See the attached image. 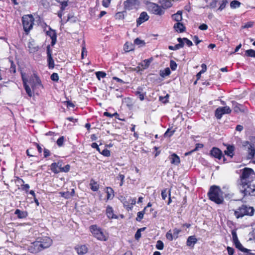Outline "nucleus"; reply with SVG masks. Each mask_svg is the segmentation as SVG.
<instances>
[{
	"label": "nucleus",
	"mask_w": 255,
	"mask_h": 255,
	"mask_svg": "<svg viewBox=\"0 0 255 255\" xmlns=\"http://www.w3.org/2000/svg\"><path fill=\"white\" fill-rule=\"evenodd\" d=\"M245 54L249 57H255V50L249 49L246 51Z\"/></svg>",
	"instance_id": "40"
},
{
	"label": "nucleus",
	"mask_w": 255,
	"mask_h": 255,
	"mask_svg": "<svg viewBox=\"0 0 255 255\" xmlns=\"http://www.w3.org/2000/svg\"><path fill=\"white\" fill-rule=\"evenodd\" d=\"M9 62L11 63V66H10L9 70L11 72L15 73L16 72V66L14 64L13 62L12 61H11V60H9Z\"/></svg>",
	"instance_id": "45"
},
{
	"label": "nucleus",
	"mask_w": 255,
	"mask_h": 255,
	"mask_svg": "<svg viewBox=\"0 0 255 255\" xmlns=\"http://www.w3.org/2000/svg\"><path fill=\"white\" fill-rule=\"evenodd\" d=\"M208 195L209 199L217 204H221L224 202L223 192L219 186H212Z\"/></svg>",
	"instance_id": "1"
},
{
	"label": "nucleus",
	"mask_w": 255,
	"mask_h": 255,
	"mask_svg": "<svg viewBox=\"0 0 255 255\" xmlns=\"http://www.w3.org/2000/svg\"><path fill=\"white\" fill-rule=\"evenodd\" d=\"M235 150V147L233 145H228L227 147V150H225V153L232 157L234 155V151Z\"/></svg>",
	"instance_id": "26"
},
{
	"label": "nucleus",
	"mask_w": 255,
	"mask_h": 255,
	"mask_svg": "<svg viewBox=\"0 0 255 255\" xmlns=\"http://www.w3.org/2000/svg\"><path fill=\"white\" fill-rule=\"evenodd\" d=\"M232 237H233V240L234 243H236L237 242L239 241L238 239L237 233H236V232L235 231H233L232 232Z\"/></svg>",
	"instance_id": "52"
},
{
	"label": "nucleus",
	"mask_w": 255,
	"mask_h": 255,
	"mask_svg": "<svg viewBox=\"0 0 255 255\" xmlns=\"http://www.w3.org/2000/svg\"><path fill=\"white\" fill-rule=\"evenodd\" d=\"M147 7L148 11L154 14L161 15L164 13V11L162 8L155 3L148 2Z\"/></svg>",
	"instance_id": "7"
},
{
	"label": "nucleus",
	"mask_w": 255,
	"mask_h": 255,
	"mask_svg": "<svg viewBox=\"0 0 255 255\" xmlns=\"http://www.w3.org/2000/svg\"><path fill=\"white\" fill-rule=\"evenodd\" d=\"M47 62L48 64V67L50 69H53L54 67V62L53 58L51 56H47Z\"/></svg>",
	"instance_id": "33"
},
{
	"label": "nucleus",
	"mask_w": 255,
	"mask_h": 255,
	"mask_svg": "<svg viewBox=\"0 0 255 255\" xmlns=\"http://www.w3.org/2000/svg\"><path fill=\"white\" fill-rule=\"evenodd\" d=\"M14 214L17 215V217L19 219L25 218L27 216V213L25 211H21L19 209H16L15 211Z\"/></svg>",
	"instance_id": "27"
},
{
	"label": "nucleus",
	"mask_w": 255,
	"mask_h": 255,
	"mask_svg": "<svg viewBox=\"0 0 255 255\" xmlns=\"http://www.w3.org/2000/svg\"><path fill=\"white\" fill-rule=\"evenodd\" d=\"M208 4L206 5L204 8H215L217 7L218 0H206Z\"/></svg>",
	"instance_id": "25"
},
{
	"label": "nucleus",
	"mask_w": 255,
	"mask_h": 255,
	"mask_svg": "<svg viewBox=\"0 0 255 255\" xmlns=\"http://www.w3.org/2000/svg\"><path fill=\"white\" fill-rule=\"evenodd\" d=\"M111 0H103L102 4L104 7H108L110 3Z\"/></svg>",
	"instance_id": "62"
},
{
	"label": "nucleus",
	"mask_w": 255,
	"mask_h": 255,
	"mask_svg": "<svg viewBox=\"0 0 255 255\" xmlns=\"http://www.w3.org/2000/svg\"><path fill=\"white\" fill-rule=\"evenodd\" d=\"M90 231L94 237L98 240L106 241L108 240L107 236L97 225L91 226L90 227Z\"/></svg>",
	"instance_id": "6"
},
{
	"label": "nucleus",
	"mask_w": 255,
	"mask_h": 255,
	"mask_svg": "<svg viewBox=\"0 0 255 255\" xmlns=\"http://www.w3.org/2000/svg\"><path fill=\"white\" fill-rule=\"evenodd\" d=\"M174 29L178 32H183L185 30V27L183 23L177 22L174 25Z\"/></svg>",
	"instance_id": "24"
},
{
	"label": "nucleus",
	"mask_w": 255,
	"mask_h": 255,
	"mask_svg": "<svg viewBox=\"0 0 255 255\" xmlns=\"http://www.w3.org/2000/svg\"><path fill=\"white\" fill-rule=\"evenodd\" d=\"M57 2L61 4V9L63 11L64 10L65 7L67 5V1L68 0H56Z\"/></svg>",
	"instance_id": "38"
},
{
	"label": "nucleus",
	"mask_w": 255,
	"mask_h": 255,
	"mask_svg": "<svg viewBox=\"0 0 255 255\" xmlns=\"http://www.w3.org/2000/svg\"><path fill=\"white\" fill-rule=\"evenodd\" d=\"M37 240L38 241L42 250L50 247L52 244V240L48 237L38 238Z\"/></svg>",
	"instance_id": "8"
},
{
	"label": "nucleus",
	"mask_w": 255,
	"mask_h": 255,
	"mask_svg": "<svg viewBox=\"0 0 255 255\" xmlns=\"http://www.w3.org/2000/svg\"><path fill=\"white\" fill-rule=\"evenodd\" d=\"M183 40L185 41V43H186V45H188V46L190 47L193 45L192 42L191 40H189L188 38H184Z\"/></svg>",
	"instance_id": "63"
},
{
	"label": "nucleus",
	"mask_w": 255,
	"mask_h": 255,
	"mask_svg": "<svg viewBox=\"0 0 255 255\" xmlns=\"http://www.w3.org/2000/svg\"><path fill=\"white\" fill-rule=\"evenodd\" d=\"M144 210L142 212H139L137 213V217L136 218L137 221H140L143 218Z\"/></svg>",
	"instance_id": "48"
},
{
	"label": "nucleus",
	"mask_w": 255,
	"mask_h": 255,
	"mask_svg": "<svg viewBox=\"0 0 255 255\" xmlns=\"http://www.w3.org/2000/svg\"><path fill=\"white\" fill-rule=\"evenodd\" d=\"M27 250L29 252L32 254H37L42 251L41 248H40L38 241L37 239L35 242L31 243L30 244L27 246Z\"/></svg>",
	"instance_id": "9"
},
{
	"label": "nucleus",
	"mask_w": 255,
	"mask_h": 255,
	"mask_svg": "<svg viewBox=\"0 0 255 255\" xmlns=\"http://www.w3.org/2000/svg\"><path fill=\"white\" fill-rule=\"evenodd\" d=\"M34 19L32 15H25L22 18L23 29L27 34L32 28Z\"/></svg>",
	"instance_id": "5"
},
{
	"label": "nucleus",
	"mask_w": 255,
	"mask_h": 255,
	"mask_svg": "<svg viewBox=\"0 0 255 255\" xmlns=\"http://www.w3.org/2000/svg\"><path fill=\"white\" fill-rule=\"evenodd\" d=\"M231 112V110L229 107L225 106L223 107H219L217 108L215 112V115L218 119H220L223 115L225 114H230Z\"/></svg>",
	"instance_id": "11"
},
{
	"label": "nucleus",
	"mask_w": 255,
	"mask_h": 255,
	"mask_svg": "<svg viewBox=\"0 0 255 255\" xmlns=\"http://www.w3.org/2000/svg\"><path fill=\"white\" fill-rule=\"evenodd\" d=\"M173 237L174 236L170 233V231H168L166 234V238L170 241L173 240Z\"/></svg>",
	"instance_id": "56"
},
{
	"label": "nucleus",
	"mask_w": 255,
	"mask_h": 255,
	"mask_svg": "<svg viewBox=\"0 0 255 255\" xmlns=\"http://www.w3.org/2000/svg\"><path fill=\"white\" fill-rule=\"evenodd\" d=\"M96 75L97 78L100 80L101 78L105 77L106 74L104 72L99 71L96 73Z\"/></svg>",
	"instance_id": "44"
},
{
	"label": "nucleus",
	"mask_w": 255,
	"mask_h": 255,
	"mask_svg": "<svg viewBox=\"0 0 255 255\" xmlns=\"http://www.w3.org/2000/svg\"><path fill=\"white\" fill-rule=\"evenodd\" d=\"M90 185H91V189L94 191H98L99 189V185L96 182H94L93 183H91Z\"/></svg>",
	"instance_id": "46"
},
{
	"label": "nucleus",
	"mask_w": 255,
	"mask_h": 255,
	"mask_svg": "<svg viewBox=\"0 0 255 255\" xmlns=\"http://www.w3.org/2000/svg\"><path fill=\"white\" fill-rule=\"evenodd\" d=\"M228 253L229 255H233L234 253V249L231 247H228L227 248Z\"/></svg>",
	"instance_id": "64"
},
{
	"label": "nucleus",
	"mask_w": 255,
	"mask_h": 255,
	"mask_svg": "<svg viewBox=\"0 0 255 255\" xmlns=\"http://www.w3.org/2000/svg\"><path fill=\"white\" fill-rule=\"evenodd\" d=\"M243 145L246 149H248V158L252 159L254 157L255 154V147L254 145L249 141H245L243 142Z\"/></svg>",
	"instance_id": "10"
},
{
	"label": "nucleus",
	"mask_w": 255,
	"mask_h": 255,
	"mask_svg": "<svg viewBox=\"0 0 255 255\" xmlns=\"http://www.w3.org/2000/svg\"><path fill=\"white\" fill-rule=\"evenodd\" d=\"M61 196L65 199H69L71 197V194H70L69 191L60 192Z\"/></svg>",
	"instance_id": "42"
},
{
	"label": "nucleus",
	"mask_w": 255,
	"mask_h": 255,
	"mask_svg": "<svg viewBox=\"0 0 255 255\" xmlns=\"http://www.w3.org/2000/svg\"><path fill=\"white\" fill-rule=\"evenodd\" d=\"M106 213H107L108 217L109 219H117L118 218V217L114 214V211H113V208L109 206H108L107 207Z\"/></svg>",
	"instance_id": "22"
},
{
	"label": "nucleus",
	"mask_w": 255,
	"mask_h": 255,
	"mask_svg": "<svg viewBox=\"0 0 255 255\" xmlns=\"http://www.w3.org/2000/svg\"><path fill=\"white\" fill-rule=\"evenodd\" d=\"M177 66V64L174 61H173V60L170 61V67L172 70H175L176 69Z\"/></svg>",
	"instance_id": "49"
},
{
	"label": "nucleus",
	"mask_w": 255,
	"mask_h": 255,
	"mask_svg": "<svg viewBox=\"0 0 255 255\" xmlns=\"http://www.w3.org/2000/svg\"><path fill=\"white\" fill-rule=\"evenodd\" d=\"M236 248L239 249L240 251L244 252L248 254V255H255L254 254H252L251 253H250L251 251L250 250H248L246 248H245L240 243V241L234 243Z\"/></svg>",
	"instance_id": "18"
},
{
	"label": "nucleus",
	"mask_w": 255,
	"mask_h": 255,
	"mask_svg": "<svg viewBox=\"0 0 255 255\" xmlns=\"http://www.w3.org/2000/svg\"><path fill=\"white\" fill-rule=\"evenodd\" d=\"M184 38H182L180 37H179L177 38V41H178L179 46H180V48L183 47L185 43V41L183 40Z\"/></svg>",
	"instance_id": "51"
},
{
	"label": "nucleus",
	"mask_w": 255,
	"mask_h": 255,
	"mask_svg": "<svg viewBox=\"0 0 255 255\" xmlns=\"http://www.w3.org/2000/svg\"><path fill=\"white\" fill-rule=\"evenodd\" d=\"M75 250L79 255L86 254L88 252V248L85 245L77 246L75 247Z\"/></svg>",
	"instance_id": "19"
},
{
	"label": "nucleus",
	"mask_w": 255,
	"mask_h": 255,
	"mask_svg": "<svg viewBox=\"0 0 255 255\" xmlns=\"http://www.w3.org/2000/svg\"><path fill=\"white\" fill-rule=\"evenodd\" d=\"M152 60L153 58L152 57L148 59H145L143 61L142 63H140L139 65L141 66L142 69H145L149 67L150 63L152 61Z\"/></svg>",
	"instance_id": "23"
},
{
	"label": "nucleus",
	"mask_w": 255,
	"mask_h": 255,
	"mask_svg": "<svg viewBox=\"0 0 255 255\" xmlns=\"http://www.w3.org/2000/svg\"><path fill=\"white\" fill-rule=\"evenodd\" d=\"M64 137L61 136L59 137L57 140V144L59 146H61L63 144Z\"/></svg>",
	"instance_id": "59"
},
{
	"label": "nucleus",
	"mask_w": 255,
	"mask_h": 255,
	"mask_svg": "<svg viewBox=\"0 0 255 255\" xmlns=\"http://www.w3.org/2000/svg\"><path fill=\"white\" fill-rule=\"evenodd\" d=\"M175 131V130H170V129L169 128H168L167 130V131L165 132V133H164V136H171L172 135H173V134L174 133Z\"/></svg>",
	"instance_id": "58"
},
{
	"label": "nucleus",
	"mask_w": 255,
	"mask_h": 255,
	"mask_svg": "<svg viewBox=\"0 0 255 255\" xmlns=\"http://www.w3.org/2000/svg\"><path fill=\"white\" fill-rule=\"evenodd\" d=\"M139 5L137 0H127L124 2V7L126 9L131 10L136 8Z\"/></svg>",
	"instance_id": "12"
},
{
	"label": "nucleus",
	"mask_w": 255,
	"mask_h": 255,
	"mask_svg": "<svg viewBox=\"0 0 255 255\" xmlns=\"http://www.w3.org/2000/svg\"><path fill=\"white\" fill-rule=\"evenodd\" d=\"M253 25V22L250 21L248 22L247 23H245L244 25L242 26L243 28H248L249 27H252Z\"/></svg>",
	"instance_id": "60"
},
{
	"label": "nucleus",
	"mask_w": 255,
	"mask_h": 255,
	"mask_svg": "<svg viewBox=\"0 0 255 255\" xmlns=\"http://www.w3.org/2000/svg\"><path fill=\"white\" fill-rule=\"evenodd\" d=\"M129 201H124L123 204L125 207L127 208L128 210H131L132 208V206H130L129 205Z\"/></svg>",
	"instance_id": "55"
},
{
	"label": "nucleus",
	"mask_w": 255,
	"mask_h": 255,
	"mask_svg": "<svg viewBox=\"0 0 255 255\" xmlns=\"http://www.w3.org/2000/svg\"><path fill=\"white\" fill-rule=\"evenodd\" d=\"M51 79L53 81H55V82L58 81L59 80V76H58V74L56 73H53L51 75Z\"/></svg>",
	"instance_id": "50"
},
{
	"label": "nucleus",
	"mask_w": 255,
	"mask_h": 255,
	"mask_svg": "<svg viewBox=\"0 0 255 255\" xmlns=\"http://www.w3.org/2000/svg\"><path fill=\"white\" fill-rule=\"evenodd\" d=\"M107 199H111L114 197V191L111 187L107 188Z\"/></svg>",
	"instance_id": "34"
},
{
	"label": "nucleus",
	"mask_w": 255,
	"mask_h": 255,
	"mask_svg": "<svg viewBox=\"0 0 255 255\" xmlns=\"http://www.w3.org/2000/svg\"><path fill=\"white\" fill-rule=\"evenodd\" d=\"M46 34L50 37L51 39V45H54L57 41V35L56 31L50 28L49 30L47 31Z\"/></svg>",
	"instance_id": "15"
},
{
	"label": "nucleus",
	"mask_w": 255,
	"mask_h": 255,
	"mask_svg": "<svg viewBox=\"0 0 255 255\" xmlns=\"http://www.w3.org/2000/svg\"><path fill=\"white\" fill-rule=\"evenodd\" d=\"M241 2L237 0H232L230 3V6L232 8H236L240 6Z\"/></svg>",
	"instance_id": "36"
},
{
	"label": "nucleus",
	"mask_w": 255,
	"mask_h": 255,
	"mask_svg": "<svg viewBox=\"0 0 255 255\" xmlns=\"http://www.w3.org/2000/svg\"><path fill=\"white\" fill-rule=\"evenodd\" d=\"M169 98V95L167 94L164 97H160L159 100L163 103H166L168 102V98Z\"/></svg>",
	"instance_id": "53"
},
{
	"label": "nucleus",
	"mask_w": 255,
	"mask_h": 255,
	"mask_svg": "<svg viewBox=\"0 0 255 255\" xmlns=\"http://www.w3.org/2000/svg\"><path fill=\"white\" fill-rule=\"evenodd\" d=\"M229 1L228 0H222L221 1L220 5L217 10L222 11L223 10L228 4Z\"/></svg>",
	"instance_id": "35"
},
{
	"label": "nucleus",
	"mask_w": 255,
	"mask_h": 255,
	"mask_svg": "<svg viewBox=\"0 0 255 255\" xmlns=\"http://www.w3.org/2000/svg\"><path fill=\"white\" fill-rule=\"evenodd\" d=\"M134 43L135 44H136L137 45H144L145 44L144 41L143 40H140L138 38H137L134 40Z\"/></svg>",
	"instance_id": "47"
},
{
	"label": "nucleus",
	"mask_w": 255,
	"mask_h": 255,
	"mask_svg": "<svg viewBox=\"0 0 255 255\" xmlns=\"http://www.w3.org/2000/svg\"><path fill=\"white\" fill-rule=\"evenodd\" d=\"M169 159L170 160L171 163L176 165H178L180 162L179 157L175 153L172 154L169 157Z\"/></svg>",
	"instance_id": "21"
},
{
	"label": "nucleus",
	"mask_w": 255,
	"mask_h": 255,
	"mask_svg": "<svg viewBox=\"0 0 255 255\" xmlns=\"http://www.w3.org/2000/svg\"><path fill=\"white\" fill-rule=\"evenodd\" d=\"M29 83L33 90L36 86L41 85L40 80L37 77H35L34 78L33 77L30 78L29 79Z\"/></svg>",
	"instance_id": "20"
},
{
	"label": "nucleus",
	"mask_w": 255,
	"mask_h": 255,
	"mask_svg": "<svg viewBox=\"0 0 255 255\" xmlns=\"http://www.w3.org/2000/svg\"><path fill=\"white\" fill-rule=\"evenodd\" d=\"M21 77L23 83V86L24 89L26 91V93L28 95L31 97L32 96V92L29 86L27 84V82H28L27 79L25 77V74L23 73H21Z\"/></svg>",
	"instance_id": "14"
},
{
	"label": "nucleus",
	"mask_w": 255,
	"mask_h": 255,
	"mask_svg": "<svg viewBox=\"0 0 255 255\" xmlns=\"http://www.w3.org/2000/svg\"><path fill=\"white\" fill-rule=\"evenodd\" d=\"M62 163L58 162V163H53L51 165V169L55 173L60 172L62 168Z\"/></svg>",
	"instance_id": "16"
},
{
	"label": "nucleus",
	"mask_w": 255,
	"mask_h": 255,
	"mask_svg": "<svg viewBox=\"0 0 255 255\" xmlns=\"http://www.w3.org/2000/svg\"><path fill=\"white\" fill-rule=\"evenodd\" d=\"M182 11L180 10H179L176 13L172 15V18L174 20L179 22V21H181L182 19Z\"/></svg>",
	"instance_id": "29"
},
{
	"label": "nucleus",
	"mask_w": 255,
	"mask_h": 255,
	"mask_svg": "<svg viewBox=\"0 0 255 255\" xmlns=\"http://www.w3.org/2000/svg\"><path fill=\"white\" fill-rule=\"evenodd\" d=\"M197 240L194 236H190L187 241V246H193L197 242Z\"/></svg>",
	"instance_id": "28"
},
{
	"label": "nucleus",
	"mask_w": 255,
	"mask_h": 255,
	"mask_svg": "<svg viewBox=\"0 0 255 255\" xmlns=\"http://www.w3.org/2000/svg\"><path fill=\"white\" fill-rule=\"evenodd\" d=\"M29 185L27 184H23L21 186V188L22 190L25 191L26 192H27L28 191V189H29Z\"/></svg>",
	"instance_id": "61"
},
{
	"label": "nucleus",
	"mask_w": 255,
	"mask_h": 255,
	"mask_svg": "<svg viewBox=\"0 0 255 255\" xmlns=\"http://www.w3.org/2000/svg\"><path fill=\"white\" fill-rule=\"evenodd\" d=\"M163 247H164L163 243L161 241L158 240L157 242L156 245V249L158 250H161L163 249Z\"/></svg>",
	"instance_id": "43"
},
{
	"label": "nucleus",
	"mask_w": 255,
	"mask_h": 255,
	"mask_svg": "<svg viewBox=\"0 0 255 255\" xmlns=\"http://www.w3.org/2000/svg\"><path fill=\"white\" fill-rule=\"evenodd\" d=\"M141 89V88H138L137 89V90L135 92V94L136 96L138 97L139 99L141 101H143L144 98V94L141 93V92L140 91Z\"/></svg>",
	"instance_id": "37"
},
{
	"label": "nucleus",
	"mask_w": 255,
	"mask_h": 255,
	"mask_svg": "<svg viewBox=\"0 0 255 255\" xmlns=\"http://www.w3.org/2000/svg\"><path fill=\"white\" fill-rule=\"evenodd\" d=\"M134 49V45L130 42H126L124 45V50L126 52H129Z\"/></svg>",
	"instance_id": "32"
},
{
	"label": "nucleus",
	"mask_w": 255,
	"mask_h": 255,
	"mask_svg": "<svg viewBox=\"0 0 255 255\" xmlns=\"http://www.w3.org/2000/svg\"><path fill=\"white\" fill-rule=\"evenodd\" d=\"M149 18V16H148V15L147 14V13L146 12H145V11L142 12L140 13L139 17L136 20L137 26H138L141 23L148 20Z\"/></svg>",
	"instance_id": "13"
},
{
	"label": "nucleus",
	"mask_w": 255,
	"mask_h": 255,
	"mask_svg": "<svg viewBox=\"0 0 255 255\" xmlns=\"http://www.w3.org/2000/svg\"><path fill=\"white\" fill-rule=\"evenodd\" d=\"M241 172L240 179L238 181V184L253 182L255 173L252 168L246 167L242 170Z\"/></svg>",
	"instance_id": "2"
},
{
	"label": "nucleus",
	"mask_w": 255,
	"mask_h": 255,
	"mask_svg": "<svg viewBox=\"0 0 255 255\" xmlns=\"http://www.w3.org/2000/svg\"><path fill=\"white\" fill-rule=\"evenodd\" d=\"M101 153L105 156H110V151L106 148L104 149Z\"/></svg>",
	"instance_id": "57"
},
{
	"label": "nucleus",
	"mask_w": 255,
	"mask_h": 255,
	"mask_svg": "<svg viewBox=\"0 0 255 255\" xmlns=\"http://www.w3.org/2000/svg\"><path fill=\"white\" fill-rule=\"evenodd\" d=\"M70 168V166L69 164H67L64 167L62 166L61 169L60 170V172H67L69 171Z\"/></svg>",
	"instance_id": "54"
},
{
	"label": "nucleus",
	"mask_w": 255,
	"mask_h": 255,
	"mask_svg": "<svg viewBox=\"0 0 255 255\" xmlns=\"http://www.w3.org/2000/svg\"><path fill=\"white\" fill-rule=\"evenodd\" d=\"M255 212V209L253 207L249 206L247 205H243L238 209L235 211L234 214L236 218L239 219L242 218L245 216H252Z\"/></svg>",
	"instance_id": "4"
},
{
	"label": "nucleus",
	"mask_w": 255,
	"mask_h": 255,
	"mask_svg": "<svg viewBox=\"0 0 255 255\" xmlns=\"http://www.w3.org/2000/svg\"><path fill=\"white\" fill-rule=\"evenodd\" d=\"M211 154L219 159H221L222 157V152L221 150L217 147H213L211 150Z\"/></svg>",
	"instance_id": "17"
},
{
	"label": "nucleus",
	"mask_w": 255,
	"mask_h": 255,
	"mask_svg": "<svg viewBox=\"0 0 255 255\" xmlns=\"http://www.w3.org/2000/svg\"><path fill=\"white\" fill-rule=\"evenodd\" d=\"M238 186L240 192L244 194V196L255 195V184L253 182L238 184Z\"/></svg>",
	"instance_id": "3"
},
{
	"label": "nucleus",
	"mask_w": 255,
	"mask_h": 255,
	"mask_svg": "<svg viewBox=\"0 0 255 255\" xmlns=\"http://www.w3.org/2000/svg\"><path fill=\"white\" fill-rule=\"evenodd\" d=\"M203 147V144H201V143H197V144H196V147L194 149L191 150V151L185 153V155H188L190 154L193 151L197 150L198 149V148H201Z\"/></svg>",
	"instance_id": "41"
},
{
	"label": "nucleus",
	"mask_w": 255,
	"mask_h": 255,
	"mask_svg": "<svg viewBox=\"0 0 255 255\" xmlns=\"http://www.w3.org/2000/svg\"><path fill=\"white\" fill-rule=\"evenodd\" d=\"M28 47L30 53H34L38 49V46H35V44L31 42L28 43Z\"/></svg>",
	"instance_id": "31"
},
{
	"label": "nucleus",
	"mask_w": 255,
	"mask_h": 255,
	"mask_svg": "<svg viewBox=\"0 0 255 255\" xmlns=\"http://www.w3.org/2000/svg\"><path fill=\"white\" fill-rule=\"evenodd\" d=\"M233 105L234 106L233 110L236 113L242 112L243 111L242 110L241 107H242V105L241 104H239L236 102H232Z\"/></svg>",
	"instance_id": "30"
},
{
	"label": "nucleus",
	"mask_w": 255,
	"mask_h": 255,
	"mask_svg": "<svg viewBox=\"0 0 255 255\" xmlns=\"http://www.w3.org/2000/svg\"><path fill=\"white\" fill-rule=\"evenodd\" d=\"M170 70L169 68H165L163 71H160V75L161 77H165L168 76L170 74Z\"/></svg>",
	"instance_id": "39"
}]
</instances>
